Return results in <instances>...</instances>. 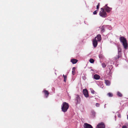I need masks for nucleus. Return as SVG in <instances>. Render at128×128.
I'll return each instance as SVG.
<instances>
[{"instance_id":"f03ea898","label":"nucleus","mask_w":128,"mask_h":128,"mask_svg":"<svg viewBox=\"0 0 128 128\" xmlns=\"http://www.w3.org/2000/svg\"><path fill=\"white\" fill-rule=\"evenodd\" d=\"M69 108L68 104L66 102L63 103L61 106L62 111L64 112H66Z\"/></svg>"},{"instance_id":"393cba45","label":"nucleus","mask_w":128,"mask_h":128,"mask_svg":"<svg viewBox=\"0 0 128 128\" xmlns=\"http://www.w3.org/2000/svg\"><path fill=\"white\" fill-rule=\"evenodd\" d=\"M100 104L98 103H96V106L97 107H98L100 106Z\"/></svg>"},{"instance_id":"412c9836","label":"nucleus","mask_w":128,"mask_h":128,"mask_svg":"<svg viewBox=\"0 0 128 128\" xmlns=\"http://www.w3.org/2000/svg\"><path fill=\"white\" fill-rule=\"evenodd\" d=\"M106 65L104 63H103L102 64V67L103 68H105L106 66Z\"/></svg>"},{"instance_id":"5701e85b","label":"nucleus","mask_w":128,"mask_h":128,"mask_svg":"<svg viewBox=\"0 0 128 128\" xmlns=\"http://www.w3.org/2000/svg\"><path fill=\"white\" fill-rule=\"evenodd\" d=\"M100 3H98V5L96 6V8L97 10L99 9V7L100 6Z\"/></svg>"},{"instance_id":"2eb2a0df","label":"nucleus","mask_w":128,"mask_h":128,"mask_svg":"<svg viewBox=\"0 0 128 128\" xmlns=\"http://www.w3.org/2000/svg\"><path fill=\"white\" fill-rule=\"evenodd\" d=\"M105 82L106 85L109 86L110 85V81L108 80H105Z\"/></svg>"},{"instance_id":"cd10ccee","label":"nucleus","mask_w":128,"mask_h":128,"mask_svg":"<svg viewBox=\"0 0 128 128\" xmlns=\"http://www.w3.org/2000/svg\"><path fill=\"white\" fill-rule=\"evenodd\" d=\"M118 116L119 118H120V115L119 114Z\"/></svg>"},{"instance_id":"4468645a","label":"nucleus","mask_w":128,"mask_h":128,"mask_svg":"<svg viewBox=\"0 0 128 128\" xmlns=\"http://www.w3.org/2000/svg\"><path fill=\"white\" fill-rule=\"evenodd\" d=\"M122 56L121 53H118V55L116 56L114 58L116 60H117L118 59L120 58Z\"/></svg>"},{"instance_id":"1a4fd4ad","label":"nucleus","mask_w":128,"mask_h":128,"mask_svg":"<svg viewBox=\"0 0 128 128\" xmlns=\"http://www.w3.org/2000/svg\"><path fill=\"white\" fill-rule=\"evenodd\" d=\"M94 39H96L98 41H100L101 39V35L100 34H98Z\"/></svg>"},{"instance_id":"7c9ffc66","label":"nucleus","mask_w":128,"mask_h":128,"mask_svg":"<svg viewBox=\"0 0 128 128\" xmlns=\"http://www.w3.org/2000/svg\"><path fill=\"white\" fill-rule=\"evenodd\" d=\"M104 30L102 29V31H103L104 32V31H103Z\"/></svg>"},{"instance_id":"6e6552de","label":"nucleus","mask_w":128,"mask_h":128,"mask_svg":"<svg viewBox=\"0 0 128 128\" xmlns=\"http://www.w3.org/2000/svg\"><path fill=\"white\" fill-rule=\"evenodd\" d=\"M98 41L96 39H94L93 40L92 44L96 48L98 45Z\"/></svg>"},{"instance_id":"4be33fe9","label":"nucleus","mask_w":128,"mask_h":128,"mask_svg":"<svg viewBox=\"0 0 128 128\" xmlns=\"http://www.w3.org/2000/svg\"><path fill=\"white\" fill-rule=\"evenodd\" d=\"M98 12V10H95L93 12V14H97V12Z\"/></svg>"},{"instance_id":"aec40b11","label":"nucleus","mask_w":128,"mask_h":128,"mask_svg":"<svg viewBox=\"0 0 128 128\" xmlns=\"http://www.w3.org/2000/svg\"><path fill=\"white\" fill-rule=\"evenodd\" d=\"M107 95L109 97H112L113 96L112 94L110 92L108 93Z\"/></svg>"},{"instance_id":"b1692460","label":"nucleus","mask_w":128,"mask_h":128,"mask_svg":"<svg viewBox=\"0 0 128 128\" xmlns=\"http://www.w3.org/2000/svg\"><path fill=\"white\" fill-rule=\"evenodd\" d=\"M91 93L93 94H94L95 92L94 90L92 89L91 90Z\"/></svg>"},{"instance_id":"bb28decb","label":"nucleus","mask_w":128,"mask_h":128,"mask_svg":"<svg viewBox=\"0 0 128 128\" xmlns=\"http://www.w3.org/2000/svg\"><path fill=\"white\" fill-rule=\"evenodd\" d=\"M122 128H127L126 126H123L122 127Z\"/></svg>"},{"instance_id":"0eeeda50","label":"nucleus","mask_w":128,"mask_h":128,"mask_svg":"<svg viewBox=\"0 0 128 128\" xmlns=\"http://www.w3.org/2000/svg\"><path fill=\"white\" fill-rule=\"evenodd\" d=\"M42 92H44L46 98H47L49 94L48 91L46 90H44Z\"/></svg>"},{"instance_id":"f257e3e1","label":"nucleus","mask_w":128,"mask_h":128,"mask_svg":"<svg viewBox=\"0 0 128 128\" xmlns=\"http://www.w3.org/2000/svg\"><path fill=\"white\" fill-rule=\"evenodd\" d=\"M121 42L122 43L124 48L126 49L128 47V44L127 40L124 36L120 37L119 38Z\"/></svg>"},{"instance_id":"39448f33","label":"nucleus","mask_w":128,"mask_h":128,"mask_svg":"<svg viewBox=\"0 0 128 128\" xmlns=\"http://www.w3.org/2000/svg\"><path fill=\"white\" fill-rule=\"evenodd\" d=\"M83 94L84 96L86 98L88 97L89 95L88 91L86 89H85L83 90Z\"/></svg>"},{"instance_id":"dca6fc26","label":"nucleus","mask_w":128,"mask_h":128,"mask_svg":"<svg viewBox=\"0 0 128 128\" xmlns=\"http://www.w3.org/2000/svg\"><path fill=\"white\" fill-rule=\"evenodd\" d=\"M75 69L76 68L75 67H73L72 68V74L73 75L75 74Z\"/></svg>"},{"instance_id":"ddd939ff","label":"nucleus","mask_w":128,"mask_h":128,"mask_svg":"<svg viewBox=\"0 0 128 128\" xmlns=\"http://www.w3.org/2000/svg\"><path fill=\"white\" fill-rule=\"evenodd\" d=\"M94 78L96 80H98L100 78V76L99 75L97 74L94 75Z\"/></svg>"},{"instance_id":"f8f14e48","label":"nucleus","mask_w":128,"mask_h":128,"mask_svg":"<svg viewBox=\"0 0 128 128\" xmlns=\"http://www.w3.org/2000/svg\"><path fill=\"white\" fill-rule=\"evenodd\" d=\"M70 61L72 64H75L77 62L78 60L76 59H71Z\"/></svg>"},{"instance_id":"c85d7f7f","label":"nucleus","mask_w":128,"mask_h":128,"mask_svg":"<svg viewBox=\"0 0 128 128\" xmlns=\"http://www.w3.org/2000/svg\"><path fill=\"white\" fill-rule=\"evenodd\" d=\"M107 6H108V4H106L105 5V7L104 8L107 7H108Z\"/></svg>"},{"instance_id":"9b49d317","label":"nucleus","mask_w":128,"mask_h":128,"mask_svg":"<svg viewBox=\"0 0 128 128\" xmlns=\"http://www.w3.org/2000/svg\"><path fill=\"white\" fill-rule=\"evenodd\" d=\"M104 8L106 12H110L112 9V8H110L108 7Z\"/></svg>"},{"instance_id":"a878e982","label":"nucleus","mask_w":128,"mask_h":128,"mask_svg":"<svg viewBox=\"0 0 128 128\" xmlns=\"http://www.w3.org/2000/svg\"><path fill=\"white\" fill-rule=\"evenodd\" d=\"M121 50L120 48H118V53H121Z\"/></svg>"},{"instance_id":"c756f323","label":"nucleus","mask_w":128,"mask_h":128,"mask_svg":"<svg viewBox=\"0 0 128 128\" xmlns=\"http://www.w3.org/2000/svg\"><path fill=\"white\" fill-rule=\"evenodd\" d=\"M127 119L128 120V115L127 116Z\"/></svg>"},{"instance_id":"f3484780","label":"nucleus","mask_w":128,"mask_h":128,"mask_svg":"<svg viewBox=\"0 0 128 128\" xmlns=\"http://www.w3.org/2000/svg\"><path fill=\"white\" fill-rule=\"evenodd\" d=\"M63 76L64 78V81L66 82V79L67 78V76L66 75H64V74H63Z\"/></svg>"},{"instance_id":"7ed1b4c3","label":"nucleus","mask_w":128,"mask_h":128,"mask_svg":"<svg viewBox=\"0 0 128 128\" xmlns=\"http://www.w3.org/2000/svg\"><path fill=\"white\" fill-rule=\"evenodd\" d=\"M100 9L101 11L99 13L100 15L103 18L106 17L107 15L106 12L104 11L103 8H101Z\"/></svg>"},{"instance_id":"20e7f679","label":"nucleus","mask_w":128,"mask_h":128,"mask_svg":"<svg viewBox=\"0 0 128 128\" xmlns=\"http://www.w3.org/2000/svg\"><path fill=\"white\" fill-rule=\"evenodd\" d=\"M105 126L104 123L101 122L98 124L96 126V128H105Z\"/></svg>"},{"instance_id":"a211bd4d","label":"nucleus","mask_w":128,"mask_h":128,"mask_svg":"<svg viewBox=\"0 0 128 128\" xmlns=\"http://www.w3.org/2000/svg\"><path fill=\"white\" fill-rule=\"evenodd\" d=\"M117 95L118 96L120 97H122V94L121 93L118 92H117Z\"/></svg>"},{"instance_id":"423d86ee","label":"nucleus","mask_w":128,"mask_h":128,"mask_svg":"<svg viewBox=\"0 0 128 128\" xmlns=\"http://www.w3.org/2000/svg\"><path fill=\"white\" fill-rule=\"evenodd\" d=\"M83 126L84 128H93L91 125L87 123H84Z\"/></svg>"},{"instance_id":"9d476101","label":"nucleus","mask_w":128,"mask_h":128,"mask_svg":"<svg viewBox=\"0 0 128 128\" xmlns=\"http://www.w3.org/2000/svg\"><path fill=\"white\" fill-rule=\"evenodd\" d=\"M75 101L76 103H79L80 102V98L78 95L76 96V98L75 99Z\"/></svg>"},{"instance_id":"6ab92c4d","label":"nucleus","mask_w":128,"mask_h":128,"mask_svg":"<svg viewBox=\"0 0 128 128\" xmlns=\"http://www.w3.org/2000/svg\"><path fill=\"white\" fill-rule=\"evenodd\" d=\"M90 62L91 63H93L94 62V60L92 58H90L89 60Z\"/></svg>"}]
</instances>
